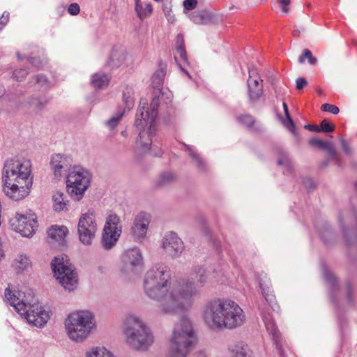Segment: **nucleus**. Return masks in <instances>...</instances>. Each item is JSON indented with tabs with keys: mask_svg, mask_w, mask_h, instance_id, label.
I'll list each match as a JSON object with an SVG mask.
<instances>
[{
	"mask_svg": "<svg viewBox=\"0 0 357 357\" xmlns=\"http://www.w3.org/2000/svg\"><path fill=\"white\" fill-rule=\"evenodd\" d=\"M192 277L172 283L171 271L164 263H156L145 273L143 289L150 299L159 303L163 314H176L188 310L199 289L210 282L208 273L202 266L192 268Z\"/></svg>",
	"mask_w": 357,
	"mask_h": 357,
	"instance_id": "f257e3e1",
	"label": "nucleus"
},
{
	"mask_svg": "<svg viewBox=\"0 0 357 357\" xmlns=\"http://www.w3.org/2000/svg\"><path fill=\"white\" fill-rule=\"evenodd\" d=\"M202 319L211 330L235 329L245 321L241 307L229 298H215L208 301L202 311Z\"/></svg>",
	"mask_w": 357,
	"mask_h": 357,
	"instance_id": "f03ea898",
	"label": "nucleus"
},
{
	"mask_svg": "<svg viewBox=\"0 0 357 357\" xmlns=\"http://www.w3.org/2000/svg\"><path fill=\"white\" fill-rule=\"evenodd\" d=\"M31 167L30 161L26 160L10 158L5 161L2 190L10 199L20 201L28 196L32 186Z\"/></svg>",
	"mask_w": 357,
	"mask_h": 357,
	"instance_id": "7ed1b4c3",
	"label": "nucleus"
},
{
	"mask_svg": "<svg viewBox=\"0 0 357 357\" xmlns=\"http://www.w3.org/2000/svg\"><path fill=\"white\" fill-rule=\"evenodd\" d=\"M195 342V333L192 321L185 317L175 324L170 338L169 357H188Z\"/></svg>",
	"mask_w": 357,
	"mask_h": 357,
	"instance_id": "20e7f679",
	"label": "nucleus"
},
{
	"mask_svg": "<svg viewBox=\"0 0 357 357\" xmlns=\"http://www.w3.org/2000/svg\"><path fill=\"white\" fill-rule=\"evenodd\" d=\"M126 343L133 349L145 351L153 343V335L144 321L136 314H128L123 331Z\"/></svg>",
	"mask_w": 357,
	"mask_h": 357,
	"instance_id": "39448f33",
	"label": "nucleus"
},
{
	"mask_svg": "<svg viewBox=\"0 0 357 357\" xmlns=\"http://www.w3.org/2000/svg\"><path fill=\"white\" fill-rule=\"evenodd\" d=\"M96 326L93 314L87 310L72 312L65 321V328L68 336L76 342L85 340Z\"/></svg>",
	"mask_w": 357,
	"mask_h": 357,
	"instance_id": "423d86ee",
	"label": "nucleus"
},
{
	"mask_svg": "<svg viewBox=\"0 0 357 357\" xmlns=\"http://www.w3.org/2000/svg\"><path fill=\"white\" fill-rule=\"evenodd\" d=\"M51 265L54 277L65 289L71 291L77 288V273L68 256L55 257Z\"/></svg>",
	"mask_w": 357,
	"mask_h": 357,
	"instance_id": "0eeeda50",
	"label": "nucleus"
},
{
	"mask_svg": "<svg viewBox=\"0 0 357 357\" xmlns=\"http://www.w3.org/2000/svg\"><path fill=\"white\" fill-rule=\"evenodd\" d=\"M91 176L80 166H73L66 175V190L72 199L79 201L89 188Z\"/></svg>",
	"mask_w": 357,
	"mask_h": 357,
	"instance_id": "6e6552de",
	"label": "nucleus"
},
{
	"mask_svg": "<svg viewBox=\"0 0 357 357\" xmlns=\"http://www.w3.org/2000/svg\"><path fill=\"white\" fill-rule=\"evenodd\" d=\"M19 314L29 324L38 328L43 327L50 319L48 312L33 295L26 303V308L20 312Z\"/></svg>",
	"mask_w": 357,
	"mask_h": 357,
	"instance_id": "1a4fd4ad",
	"label": "nucleus"
},
{
	"mask_svg": "<svg viewBox=\"0 0 357 357\" xmlns=\"http://www.w3.org/2000/svg\"><path fill=\"white\" fill-rule=\"evenodd\" d=\"M97 222L92 209L82 214L77 224V233L79 241L84 245L92 244L97 232Z\"/></svg>",
	"mask_w": 357,
	"mask_h": 357,
	"instance_id": "9d476101",
	"label": "nucleus"
},
{
	"mask_svg": "<svg viewBox=\"0 0 357 357\" xmlns=\"http://www.w3.org/2000/svg\"><path fill=\"white\" fill-rule=\"evenodd\" d=\"M144 266V257L142 251L137 247L127 249L121 255L120 270L127 275L140 272Z\"/></svg>",
	"mask_w": 357,
	"mask_h": 357,
	"instance_id": "9b49d317",
	"label": "nucleus"
},
{
	"mask_svg": "<svg viewBox=\"0 0 357 357\" xmlns=\"http://www.w3.org/2000/svg\"><path fill=\"white\" fill-rule=\"evenodd\" d=\"M121 233L120 219L116 215H110L107 218L104 226L101 245L105 250L114 247Z\"/></svg>",
	"mask_w": 357,
	"mask_h": 357,
	"instance_id": "f8f14e48",
	"label": "nucleus"
},
{
	"mask_svg": "<svg viewBox=\"0 0 357 357\" xmlns=\"http://www.w3.org/2000/svg\"><path fill=\"white\" fill-rule=\"evenodd\" d=\"M161 248L167 256L176 259L183 252L184 244L176 232L170 231L162 237Z\"/></svg>",
	"mask_w": 357,
	"mask_h": 357,
	"instance_id": "ddd939ff",
	"label": "nucleus"
},
{
	"mask_svg": "<svg viewBox=\"0 0 357 357\" xmlns=\"http://www.w3.org/2000/svg\"><path fill=\"white\" fill-rule=\"evenodd\" d=\"M249 77L247 80L248 97L250 104H256L264 95L263 80L259 76L257 70L249 68Z\"/></svg>",
	"mask_w": 357,
	"mask_h": 357,
	"instance_id": "4468645a",
	"label": "nucleus"
},
{
	"mask_svg": "<svg viewBox=\"0 0 357 357\" xmlns=\"http://www.w3.org/2000/svg\"><path fill=\"white\" fill-rule=\"evenodd\" d=\"M158 113L150 110L146 99H141L136 114L135 126L137 128H152Z\"/></svg>",
	"mask_w": 357,
	"mask_h": 357,
	"instance_id": "2eb2a0df",
	"label": "nucleus"
},
{
	"mask_svg": "<svg viewBox=\"0 0 357 357\" xmlns=\"http://www.w3.org/2000/svg\"><path fill=\"white\" fill-rule=\"evenodd\" d=\"M151 220V214L144 211L135 216L131 227V233L135 238L143 240L146 237Z\"/></svg>",
	"mask_w": 357,
	"mask_h": 357,
	"instance_id": "dca6fc26",
	"label": "nucleus"
},
{
	"mask_svg": "<svg viewBox=\"0 0 357 357\" xmlns=\"http://www.w3.org/2000/svg\"><path fill=\"white\" fill-rule=\"evenodd\" d=\"M15 222V223H13L15 225V231L25 237L32 236L38 227L37 222L33 217H27L22 214L18 215Z\"/></svg>",
	"mask_w": 357,
	"mask_h": 357,
	"instance_id": "f3484780",
	"label": "nucleus"
},
{
	"mask_svg": "<svg viewBox=\"0 0 357 357\" xmlns=\"http://www.w3.org/2000/svg\"><path fill=\"white\" fill-rule=\"evenodd\" d=\"M31 296H32L31 294L29 293L26 296L24 292L11 290L10 288H6L5 290L6 298L18 314L26 308V303Z\"/></svg>",
	"mask_w": 357,
	"mask_h": 357,
	"instance_id": "a211bd4d",
	"label": "nucleus"
},
{
	"mask_svg": "<svg viewBox=\"0 0 357 357\" xmlns=\"http://www.w3.org/2000/svg\"><path fill=\"white\" fill-rule=\"evenodd\" d=\"M73 159L70 156L56 154L52 157L51 165L56 177L61 176L65 172H69L72 167Z\"/></svg>",
	"mask_w": 357,
	"mask_h": 357,
	"instance_id": "6ab92c4d",
	"label": "nucleus"
},
{
	"mask_svg": "<svg viewBox=\"0 0 357 357\" xmlns=\"http://www.w3.org/2000/svg\"><path fill=\"white\" fill-rule=\"evenodd\" d=\"M261 317L264 322L266 330L272 335L273 338L274 340L276 349L278 351L280 357H286L282 347V344L280 342V333L277 329L275 324L273 320L272 316L270 314L268 310H263L261 312Z\"/></svg>",
	"mask_w": 357,
	"mask_h": 357,
	"instance_id": "aec40b11",
	"label": "nucleus"
},
{
	"mask_svg": "<svg viewBox=\"0 0 357 357\" xmlns=\"http://www.w3.org/2000/svg\"><path fill=\"white\" fill-rule=\"evenodd\" d=\"M137 129L139 132L136 140V153L138 154L145 153L150 150L152 144V128H140Z\"/></svg>",
	"mask_w": 357,
	"mask_h": 357,
	"instance_id": "412c9836",
	"label": "nucleus"
},
{
	"mask_svg": "<svg viewBox=\"0 0 357 357\" xmlns=\"http://www.w3.org/2000/svg\"><path fill=\"white\" fill-rule=\"evenodd\" d=\"M310 144L317 146L319 149L326 150L329 153L331 159L336 161L337 165L342 167V162L340 158L337 155V151L334 147L333 142L313 138L310 139Z\"/></svg>",
	"mask_w": 357,
	"mask_h": 357,
	"instance_id": "4be33fe9",
	"label": "nucleus"
},
{
	"mask_svg": "<svg viewBox=\"0 0 357 357\" xmlns=\"http://www.w3.org/2000/svg\"><path fill=\"white\" fill-rule=\"evenodd\" d=\"M167 66L165 63H160L159 68L153 74L151 81V86L155 89V93H160L162 89L164 79L166 75Z\"/></svg>",
	"mask_w": 357,
	"mask_h": 357,
	"instance_id": "5701e85b",
	"label": "nucleus"
},
{
	"mask_svg": "<svg viewBox=\"0 0 357 357\" xmlns=\"http://www.w3.org/2000/svg\"><path fill=\"white\" fill-rule=\"evenodd\" d=\"M232 357H254L250 347L243 342H238L229 348Z\"/></svg>",
	"mask_w": 357,
	"mask_h": 357,
	"instance_id": "b1692460",
	"label": "nucleus"
},
{
	"mask_svg": "<svg viewBox=\"0 0 357 357\" xmlns=\"http://www.w3.org/2000/svg\"><path fill=\"white\" fill-rule=\"evenodd\" d=\"M126 53L122 48H114L107 65L111 68L119 67L126 60Z\"/></svg>",
	"mask_w": 357,
	"mask_h": 357,
	"instance_id": "393cba45",
	"label": "nucleus"
},
{
	"mask_svg": "<svg viewBox=\"0 0 357 357\" xmlns=\"http://www.w3.org/2000/svg\"><path fill=\"white\" fill-rule=\"evenodd\" d=\"M355 221L357 223V214L355 212L347 213L345 215H340L339 217L340 226L341 227L342 234L344 235L347 244H350V240L349 239L347 225H349Z\"/></svg>",
	"mask_w": 357,
	"mask_h": 357,
	"instance_id": "a878e982",
	"label": "nucleus"
},
{
	"mask_svg": "<svg viewBox=\"0 0 357 357\" xmlns=\"http://www.w3.org/2000/svg\"><path fill=\"white\" fill-rule=\"evenodd\" d=\"M189 17L197 24H207L213 22V15L206 10L192 12L190 14Z\"/></svg>",
	"mask_w": 357,
	"mask_h": 357,
	"instance_id": "bb28decb",
	"label": "nucleus"
},
{
	"mask_svg": "<svg viewBox=\"0 0 357 357\" xmlns=\"http://www.w3.org/2000/svg\"><path fill=\"white\" fill-rule=\"evenodd\" d=\"M68 233V229L64 226H52L48 231V237L59 243H63Z\"/></svg>",
	"mask_w": 357,
	"mask_h": 357,
	"instance_id": "cd10ccee",
	"label": "nucleus"
},
{
	"mask_svg": "<svg viewBox=\"0 0 357 357\" xmlns=\"http://www.w3.org/2000/svg\"><path fill=\"white\" fill-rule=\"evenodd\" d=\"M13 266L17 273L28 270L31 266V262L28 256L20 254L14 260Z\"/></svg>",
	"mask_w": 357,
	"mask_h": 357,
	"instance_id": "c85d7f7f",
	"label": "nucleus"
},
{
	"mask_svg": "<svg viewBox=\"0 0 357 357\" xmlns=\"http://www.w3.org/2000/svg\"><path fill=\"white\" fill-rule=\"evenodd\" d=\"M53 206L56 211H62L67 210L68 201L66 199L65 195L60 192L56 191L52 196Z\"/></svg>",
	"mask_w": 357,
	"mask_h": 357,
	"instance_id": "c756f323",
	"label": "nucleus"
},
{
	"mask_svg": "<svg viewBox=\"0 0 357 357\" xmlns=\"http://www.w3.org/2000/svg\"><path fill=\"white\" fill-rule=\"evenodd\" d=\"M259 284L261 289V294L269 305L270 307L272 308L274 311L276 310L278 308V306L275 302V297L272 294L271 287L268 284H263L261 282H260Z\"/></svg>",
	"mask_w": 357,
	"mask_h": 357,
	"instance_id": "7c9ffc66",
	"label": "nucleus"
},
{
	"mask_svg": "<svg viewBox=\"0 0 357 357\" xmlns=\"http://www.w3.org/2000/svg\"><path fill=\"white\" fill-rule=\"evenodd\" d=\"M26 103L33 109L36 111H41L47 104V100L45 96H33L27 99Z\"/></svg>",
	"mask_w": 357,
	"mask_h": 357,
	"instance_id": "2f4dec72",
	"label": "nucleus"
},
{
	"mask_svg": "<svg viewBox=\"0 0 357 357\" xmlns=\"http://www.w3.org/2000/svg\"><path fill=\"white\" fill-rule=\"evenodd\" d=\"M109 82L108 76L102 73H95L91 78V84L95 88L103 89L108 85Z\"/></svg>",
	"mask_w": 357,
	"mask_h": 357,
	"instance_id": "473e14b6",
	"label": "nucleus"
},
{
	"mask_svg": "<svg viewBox=\"0 0 357 357\" xmlns=\"http://www.w3.org/2000/svg\"><path fill=\"white\" fill-rule=\"evenodd\" d=\"M282 107L286 119H282V123L289 131H290L294 135L296 136L298 133L295 128V123L291 118L287 105L284 102L282 103Z\"/></svg>",
	"mask_w": 357,
	"mask_h": 357,
	"instance_id": "72a5a7b5",
	"label": "nucleus"
},
{
	"mask_svg": "<svg viewBox=\"0 0 357 357\" xmlns=\"http://www.w3.org/2000/svg\"><path fill=\"white\" fill-rule=\"evenodd\" d=\"M123 100L128 111H130L135 105V91L132 87L125 88L123 91Z\"/></svg>",
	"mask_w": 357,
	"mask_h": 357,
	"instance_id": "f704fd0d",
	"label": "nucleus"
},
{
	"mask_svg": "<svg viewBox=\"0 0 357 357\" xmlns=\"http://www.w3.org/2000/svg\"><path fill=\"white\" fill-rule=\"evenodd\" d=\"M175 175L172 172H165L161 173L156 181V185L160 188L165 187L175 181Z\"/></svg>",
	"mask_w": 357,
	"mask_h": 357,
	"instance_id": "c9c22d12",
	"label": "nucleus"
},
{
	"mask_svg": "<svg viewBox=\"0 0 357 357\" xmlns=\"http://www.w3.org/2000/svg\"><path fill=\"white\" fill-rule=\"evenodd\" d=\"M86 357H114V356L105 347H97L87 351Z\"/></svg>",
	"mask_w": 357,
	"mask_h": 357,
	"instance_id": "e433bc0d",
	"label": "nucleus"
},
{
	"mask_svg": "<svg viewBox=\"0 0 357 357\" xmlns=\"http://www.w3.org/2000/svg\"><path fill=\"white\" fill-rule=\"evenodd\" d=\"M186 148V151L188 152L189 155L195 162L197 168L200 171H205L206 169V165L205 161L199 156V155L189 145H185Z\"/></svg>",
	"mask_w": 357,
	"mask_h": 357,
	"instance_id": "4c0bfd02",
	"label": "nucleus"
},
{
	"mask_svg": "<svg viewBox=\"0 0 357 357\" xmlns=\"http://www.w3.org/2000/svg\"><path fill=\"white\" fill-rule=\"evenodd\" d=\"M126 112L125 109L123 110H119L112 117H111L109 119H108L106 121L107 126L110 129L113 130L119 124V121H121V118L124 115Z\"/></svg>",
	"mask_w": 357,
	"mask_h": 357,
	"instance_id": "58836bf2",
	"label": "nucleus"
},
{
	"mask_svg": "<svg viewBox=\"0 0 357 357\" xmlns=\"http://www.w3.org/2000/svg\"><path fill=\"white\" fill-rule=\"evenodd\" d=\"M135 10L137 14V16L141 20H143L151 14L153 8L151 4L149 3L145 4L144 6L143 5L139 6L137 8L135 9Z\"/></svg>",
	"mask_w": 357,
	"mask_h": 357,
	"instance_id": "ea45409f",
	"label": "nucleus"
},
{
	"mask_svg": "<svg viewBox=\"0 0 357 357\" xmlns=\"http://www.w3.org/2000/svg\"><path fill=\"white\" fill-rule=\"evenodd\" d=\"M305 58H306L310 65L314 66L317 63V59L313 56L312 52L308 49H304L301 55L298 57V62L303 63L305 62Z\"/></svg>",
	"mask_w": 357,
	"mask_h": 357,
	"instance_id": "a19ab883",
	"label": "nucleus"
},
{
	"mask_svg": "<svg viewBox=\"0 0 357 357\" xmlns=\"http://www.w3.org/2000/svg\"><path fill=\"white\" fill-rule=\"evenodd\" d=\"M322 275L326 282L328 283L331 287H334L335 284V278L333 273L325 265L322 266Z\"/></svg>",
	"mask_w": 357,
	"mask_h": 357,
	"instance_id": "79ce46f5",
	"label": "nucleus"
},
{
	"mask_svg": "<svg viewBox=\"0 0 357 357\" xmlns=\"http://www.w3.org/2000/svg\"><path fill=\"white\" fill-rule=\"evenodd\" d=\"M28 73L29 72L25 68L17 69L13 73L12 77L17 82H22L25 79Z\"/></svg>",
	"mask_w": 357,
	"mask_h": 357,
	"instance_id": "37998d69",
	"label": "nucleus"
},
{
	"mask_svg": "<svg viewBox=\"0 0 357 357\" xmlns=\"http://www.w3.org/2000/svg\"><path fill=\"white\" fill-rule=\"evenodd\" d=\"M290 163V160L287 155V154L282 151H279L278 152V158L277 160L278 165H283L288 167Z\"/></svg>",
	"mask_w": 357,
	"mask_h": 357,
	"instance_id": "c03bdc74",
	"label": "nucleus"
},
{
	"mask_svg": "<svg viewBox=\"0 0 357 357\" xmlns=\"http://www.w3.org/2000/svg\"><path fill=\"white\" fill-rule=\"evenodd\" d=\"M238 119L240 123L247 127H252L255 123L254 118L249 114L240 116Z\"/></svg>",
	"mask_w": 357,
	"mask_h": 357,
	"instance_id": "a18cd8bd",
	"label": "nucleus"
},
{
	"mask_svg": "<svg viewBox=\"0 0 357 357\" xmlns=\"http://www.w3.org/2000/svg\"><path fill=\"white\" fill-rule=\"evenodd\" d=\"M33 79L36 81V83L38 84L40 87L47 88L50 86V82L47 78L43 75H38Z\"/></svg>",
	"mask_w": 357,
	"mask_h": 357,
	"instance_id": "49530a36",
	"label": "nucleus"
},
{
	"mask_svg": "<svg viewBox=\"0 0 357 357\" xmlns=\"http://www.w3.org/2000/svg\"><path fill=\"white\" fill-rule=\"evenodd\" d=\"M162 10H163V12L165 13V15L167 21L169 23L173 24L175 22L176 18H175V15L172 13L171 7L168 6L167 4H165L162 7Z\"/></svg>",
	"mask_w": 357,
	"mask_h": 357,
	"instance_id": "de8ad7c7",
	"label": "nucleus"
},
{
	"mask_svg": "<svg viewBox=\"0 0 357 357\" xmlns=\"http://www.w3.org/2000/svg\"><path fill=\"white\" fill-rule=\"evenodd\" d=\"M320 236L325 243H328L329 240L328 238H332L333 237V233L330 228L327 227L320 231Z\"/></svg>",
	"mask_w": 357,
	"mask_h": 357,
	"instance_id": "09e8293b",
	"label": "nucleus"
},
{
	"mask_svg": "<svg viewBox=\"0 0 357 357\" xmlns=\"http://www.w3.org/2000/svg\"><path fill=\"white\" fill-rule=\"evenodd\" d=\"M321 109L324 112H328L333 114H337L340 112V109L337 106L328 103L322 105Z\"/></svg>",
	"mask_w": 357,
	"mask_h": 357,
	"instance_id": "8fccbe9b",
	"label": "nucleus"
},
{
	"mask_svg": "<svg viewBox=\"0 0 357 357\" xmlns=\"http://www.w3.org/2000/svg\"><path fill=\"white\" fill-rule=\"evenodd\" d=\"M320 127V130L324 132H331L334 130V126L326 119L321 122Z\"/></svg>",
	"mask_w": 357,
	"mask_h": 357,
	"instance_id": "3c124183",
	"label": "nucleus"
},
{
	"mask_svg": "<svg viewBox=\"0 0 357 357\" xmlns=\"http://www.w3.org/2000/svg\"><path fill=\"white\" fill-rule=\"evenodd\" d=\"M345 302L347 305H351L353 304L352 289L350 284H347L345 289Z\"/></svg>",
	"mask_w": 357,
	"mask_h": 357,
	"instance_id": "603ef678",
	"label": "nucleus"
},
{
	"mask_svg": "<svg viewBox=\"0 0 357 357\" xmlns=\"http://www.w3.org/2000/svg\"><path fill=\"white\" fill-rule=\"evenodd\" d=\"M340 144L344 153L346 155H351L353 153L352 148L349 146L348 142L344 139H340Z\"/></svg>",
	"mask_w": 357,
	"mask_h": 357,
	"instance_id": "864d4df0",
	"label": "nucleus"
},
{
	"mask_svg": "<svg viewBox=\"0 0 357 357\" xmlns=\"http://www.w3.org/2000/svg\"><path fill=\"white\" fill-rule=\"evenodd\" d=\"M197 0H185L183 2L184 10H192L195 9L197 5Z\"/></svg>",
	"mask_w": 357,
	"mask_h": 357,
	"instance_id": "5fc2aeb1",
	"label": "nucleus"
},
{
	"mask_svg": "<svg viewBox=\"0 0 357 357\" xmlns=\"http://www.w3.org/2000/svg\"><path fill=\"white\" fill-rule=\"evenodd\" d=\"M290 0H278V3L281 10L284 13H288L289 11V6L290 4Z\"/></svg>",
	"mask_w": 357,
	"mask_h": 357,
	"instance_id": "6e6d98bb",
	"label": "nucleus"
},
{
	"mask_svg": "<svg viewBox=\"0 0 357 357\" xmlns=\"http://www.w3.org/2000/svg\"><path fill=\"white\" fill-rule=\"evenodd\" d=\"M79 11L80 8L77 3H71L68 8V12L72 15H77Z\"/></svg>",
	"mask_w": 357,
	"mask_h": 357,
	"instance_id": "4d7b16f0",
	"label": "nucleus"
},
{
	"mask_svg": "<svg viewBox=\"0 0 357 357\" xmlns=\"http://www.w3.org/2000/svg\"><path fill=\"white\" fill-rule=\"evenodd\" d=\"M159 105V97L155 95L151 100V102L150 104L149 109L150 110H155L158 113V107Z\"/></svg>",
	"mask_w": 357,
	"mask_h": 357,
	"instance_id": "13d9d810",
	"label": "nucleus"
},
{
	"mask_svg": "<svg viewBox=\"0 0 357 357\" xmlns=\"http://www.w3.org/2000/svg\"><path fill=\"white\" fill-rule=\"evenodd\" d=\"M307 84V80L303 77H298L296 80V89L298 90L302 89Z\"/></svg>",
	"mask_w": 357,
	"mask_h": 357,
	"instance_id": "bf43d9fd",
	"label": "nucleus"
},
{
	"mask_svg": "<svg viewBox=\"0 0 357 357\" xmlns=\"http://www.w3.org/2000/svg\"><path fill=\"white\" fill-rule=\"evenodd\" d=\"M176 50V54L180 56L181 59L183 61H187V55L185 47H177Z\"/></svg>",
	"mask_w": 357,
	"mask_h": 357,
	"instance_id": "052dcab7",
	"label": "nucleus"
},
{
	"mask_svg": "<svg viewBox=\"0 0 357 357\" xmlns=\"http://www.w3.org/2000/svg\"><path fill=\"white\" fill-rule=\"evenodd\" d=\"M29 61L32 66H33L38 68H41L43 66V62L41 61H40L39 59H38L37 58L31 57L29 59Z\"/></svg>",
	"mask_w": 357,
	"mask_h": 357,
	"instance_id": "680f3d73",
	"label": "nucleus"
},
{
	"mask_svg": "<svg viewBox=\"0 0 357 357\" xmlns=\"http://www.w3.org/2000/svg\"><path fill=\"white\" fill-rule=\"evenodd\" d=\"M185 47L184 38L182 34H178L176 38V48Z\"/></svg>",
	"mask_w": 357,
	"mask_h": 357,
	"instance_id": "e2e57ef3",
	"label": "nucleus"
},
{
	"mask_svg": "<svg viewBox=\"0 0 357 357\" xmlns=\"http://www.w3.org/2000/svg\"><path fill=\"white\" fill-rule=\"evenodd\" d=\"M10 14L5 11L0 17L1 23L5 26L9 21Z\"/></svg>",
	"mask_w": 357,
	"mask_h": 357,
	"instance_id": "0e129e2a",
	"label": "nucleus"
},
{
	"mask_svg": "<svg viewBox=\"0 0 357 357\" xmlns=\"http://www.w3.org/2000/svg\"><path fill=\"white\" fill-rule=\"evenodd\" d=\"M305 128L313 132L320 131V128L317 125L307 124L305 126Z\"/></svg>",
	"mask_w": 357,
	"mask_h": 357,
	"instance_id": "69168bd1",
	"label": "nucleus"
},
{
	"mask_svg": "<svg viewBox=\"0 0 357 357\" xmlns=\"http://www.w3.org/2000/svg\"><path fill=\"white\" fill-rule=\"evenodd\" d=\"M179 67H180V68L181 69V70H182L184 73H185V74H186V75H187L189 78H190V77H191V76H190V75L188 73V72L187 70H185V69H184V68H183L180 64H179Z\"/></svg>",
	"mask_w": 357,
	"mask_h": 357,
	"instance_id": "338daca9",
	"label": "nucleus"
},
{
	"mask_svg": "<svg viewBox=\"0 0 357 357\" xmlns=\"http://www.w3.org/2000/svg\"><path fill=\"white\" fill-rule=\"evenodd\" d=\"M135 9L137 8L139 6H142V4L140 3L139 0H135Z\"/></svg>",
	"mask_w": 357,
	"mask_h": 357,
	"instance_id": "774afa93",
	"label": "nucleus"
}]
</instances>
